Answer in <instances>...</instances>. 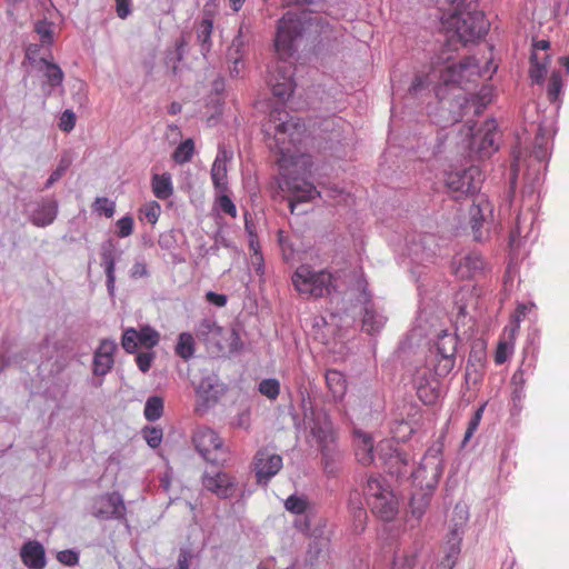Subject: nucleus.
Returning <instances> with one entry per match:
<instances>
[{"label":"nucleus","mask_w":569,"mask_h":569,"mask_svg":"<svg viewBox=\"0 0 569 569\" xmlns=\"http://www.w3.org/2000/svg\"><path fill=\"white\" fill-rule=\"evenodd\" d=\"M101 260H102L101 264L103 266L104 272L107 276L108 291L110 295H113L114 282H116V277H114L116 261H114L113 250L111 248L104 250L101 253Z\"/></svg>","instance_id":"nucleus-29"},{"label":"nucleus","mask_w":569,"mask_h":569,"mask_svg":"<svg viewBox=\"0 0 569 569\" xmlns=\"http://www.w3.org/2000/svg\"><path fill=\"white\" fill-rule=\"evenodd\" d=\"M562 77L559 71H553L549 78L548 87H547V96L550 102H556L559 100L560 94L562 92Z\"/></svg>","instance_id":"nucleus-35"},{"label":"nucleus","mask_w":569,"mask_h":569,"mask_svg":"<svg viewBox=\"0 0 569 569\" xmlns=\"http://www.w3.org/2000/svg\"><path fill=\"white\" fill-rule=\"evenodd\" d=\"M462 535L461 527H455L449 532L442 548L443 557L438 565V569H453L461 552Z\"/></svg>","instance_id":"nucleus-13"},{"label":"nucleus","mask_w":569,"mask_h":569,"mask_svg":"<svg viewBox=\"0 0 569 569\" xmlns=\"http://www.w3.org/2000/svg\"><path fill=\"white\" fill-rule=\"evenodd\" d=\"M140 346L137 330L136 329H127L122 336V348L127 352H133Z\"/></svg>","instance_id":"nucleus-45"},{"label":"nucleus","mask_w":569,"mask_h":569,"mask_svg":"<svg viewBox=\"0 0 569 569\" xmlns=\"http://www.w3.org/2000/svg\"><path fill=\"white\" fill-rule=\"evenodd\" d=\"M190 553L181 550L178 556V569H189Z\"/></svg>","instance_id":"nucleus-61"},{"label":"nucleus","mask_w":569,"mask_h":569,"mask_svg":"<svg viewBox=\"0 0 569 569\" xmlns=\"http://www.w3.org/2000/svg\"><path fill=\"white\" fill-rule=\"evenodd\" d=\"M42 43L50 44L53 41V24L47 20H40L34 24Z\"/></svg>","instance_id":"nucleus-39"},{"label":"nucleus","mask_w":569,"mask_h":569,"mask_svg":"<svg viewBox=\"0 0 569 569\" xmlns=\"http://www.w3.org/2000/svg\"><path fill=\"white\" fill-rule=\"evenodd\" d=\"M212 31L213 21L211 18H203L197 27V40L203 53L209 52L212 47Z\"/></svg>","instance_id":"nucleus-28"},{"label":"nucleus","mask_w":569,"mask_h":569,"mask_svg":"<svg viewBox=\"0 0 569 569\" xmlns=\"http://www.w3.org/2000/svg\"><path fill=\"white\" fill-rule=\"evenodd\" d=\"M164 408V401L159 396H152L148 398L146 406H144V417L148 421H156L158 420L162 413Z\"/></svg>","instance_id":"nucleus-33"},{"label":"nucleus","mask_w":569,"mask_h":569,"mask_svg":"<svg viewBox=\"0 0 569 569\" xmlns=\"http://www.w3.org/2000/svg\"><path fill=\"white\" fill-rule=\"evenodd\" d=\"M367 503L378 518L383 521H391L398 513V499L393 492H386L382 497L367 500Z\"/></svg>","instance_id":"nucleus-16"},{"label":"nucleus","mask_w":569,"mask_h":569,"mask_svg":"<svg viewBox=\"0 0 569 569\" xmlns=\"http://www.w3.org/2000/svg\"><path fill=\"white\" fill-rule=\"evenodd\" d=\"M418 395H419V398L425 403H428V405H431L435 401V399H436V395L435 393L428 395L426 388H419Z\"/></svg>","instance_id":"nucleus-63"},{"label":"nucleus","mask_w":569,"mask_h":569,"mask_svg":"<svg viewBox=\"0 0 569 569\" xmlns=\"http://www.w3.org/2000/svg\"><path fill=\"white\" fill-rule=\"evenodd\" d=\"M326 382L335 399L341 400L345 397L347 380L340 371L335 369L328 370L326 372Z\"/></svg>","instance_id":"nucleus-27"},{"label":"nucleus","mask_w":569,"mask_h":569,"mask_svg":"<svg viewBox=\"0 0 569 569\" xmlns=\"http://www.w3.org/2000/svg\"><path fill=\"white\" fill-rule=\"evenodd\" d=\"M385 323L383 317L376 312L371 307L365 308V315L362 319V329L372 335L379 331Z\"/></svg>","instance_id":"nucleus-30"},{"label":"nucleus","mask_w":569,"mask_h":569,"mask_svg":"<svg viewBox=\"0 0 569 569\" xmlns=\"http://www.w3.org/2000/svg\"><path fill=\"white\" fill-rule=\"evenodd\" d=\"M153 358H154V355L152 352H141V353H139L137 356V358H136V362H137L138 368L142 372H147L151 368Z\"/></svg>","instance_id":"nucleus-54"},{"label":"nucleus","mask_w":569,"mask_h":569,"mask_svg":"<svg viewBox=\"0 0 569 569\" xmlns=\"http://www.w3.org/2000/svg\"><path fill=\"white\" fill-rule=\"evenodd\" d=\"M58 204L54 200H43L31 213V221L37 227H46L57 217Z\"/></svg>","instance_id":"nucleus-22"},{"label":"nucleus","mask_w":569,"mask_h":569,"mask_svg":"<svg viewBox=\"0 0 569 569\" xmlns=\"http://www.w3.org/2000/svg\"><path fill=\"white\" fill-rule=\"evenodd\" d=\"M262 131L269 140V147L279 153L277 163L284 177L290 168L307 167L309 157L300 151L299 144L306 132V126L291 117L284 109L274 108L262 124Z\"/></svg>","instance_id":"nucleus-2"},{"label":"nucleus","mask_w":569,"mask_h":569,"mask_svg":"<svg viewBox=\"0 0 569 569\" xmlns=\"http://www.w3.org/2000/svg\"><path fill=\"white\" fill-rule=\"evenodd\" d=\"M108 502L112 507V516L116 518H121L126 510L121 497L118 493H111L108 496Z\"/></svg>","instance_id":"nucleus-50"},{"label":"nucleus","mask_w":569,"mask_h":569,"mask_svg":"<svg viewBox=\"0 0 569 569\" xmlns=\"http://www.w3.org/2000/svg\"><path fill=\"white\" fill-rule=\"evenodd\" d=\"M161 213V206L157 201H149L140 209V219H144L151 224H156Z\"/></svg>","instance_id":"nucleus-38"},{"label":"nucleus","mask_w":569,"mask_h":569,"mask_svg":"<svg viewBox=\"0 0 569 569\" xmlns=\"http://www.w3.org/2000/svg\"><path fill=\"white\" fill-rule=\"evenodd\" d=\"M116 12L120 19H127L131 13V0H116Z\"/></svg>","instance_id":"nucleus-56"},{"label":"nucleus","mask_w":569,"mask_h":569,"mask_svg":"<svg viewBox=\"0 0 569 569\" xmlns=\"http://www.w3.org/2000/svg\"><path fill=\"white\" fill-rule=\"evenodd\" d=\"M483 410H485V406H481L480 408H478L475 411L471 419L469 420L468 428L465 433L463 442H468L471 439V437L473 436L475 431L478 429L480 421L482 419Z\"/></svg>","instance_id":"nucleus-46"},{"label":"nucleus","mask_w":569,"mask_h":569,"mask_svg":"<svg viewBox=\"0 0 569 569\" xmlns=\"http://www.w3.org/2000/svg\"><path fill=\"white\" fill-rule=\"evenodd\" d=\"M300 34V23L296 14H284L277 29L274 49L278 60L268 68L267 82L274 97L284 101L290 98L295 90L293 67L287 61L295 52L293 42Z\"/></svg>","instance_id":"nucleus-3"},{"label":"nucleus","mask_w":569,"mask_h":569,"mask_svg":"<svg viewBox=\"0 0 569 569\" xmlns=\"http://www.w3.org/2000/svg\"><path fill=\"white\" fill-rule=\"evenodd\" d=\"M461 3L462 0H457L452 10L443 13L441 23L447 34V48L431 60L428 73L415 77L410 91L417 92L429 84H457L466 89L468 83L479 79L480 66L473 57L457 61L450 51L480 40L488 32L489 22L481 11L460 10Z\"/></svg>","instance_id":"nucleus-1"},{"label":"nucleus","mask_w":569,"mask_h":569,"mask_svg":"<svg viewBox=\"0 0 569 569\" xmlns=\"http://www.w3.org/2000/svg\"><path fill=\"white\" fill-rule=\"evenodd\" d=\"M137 335L140 346L146 348H153L160 340L158 331L149 326L142 327L139 331L137 330Z\"/></svg>","instance_id":"nucleus-36"},{"label":"nucleus","mask_w":569,"mask_h":569,"mask_svg":"<svg viewBox=\"0 0 569 569\" xmlns=\"http://www.w3.org/2000/svg\"><path fill=\"white\" fill-rule=\"evenodd\" d=\"M76 126V114L71 110H66L60 117L59 128L64 132H70Z\"/></svg>","instance_id":"nucleus-52"},{"label":"nucleus","mask_w":569,"mask_h":569,"mask_svg":"<svg viewBox=\"0 0 569 569\" xmlns=\"http://www.w3.org/2000/svg\"><path fill=\"white\" fill-rule=\"evenodd\" d=\"M549 56H545L542 58V61L538 60V57L536 53H532L530 57V69H529V76L530 79L536 83H542L545 76L547 73V66L549 63Z\"/></svg>","instance_id":"nucleus-31"},{"label":"nucleus","mask_w":569,"mask_h":569,"mask_svg":"<svg viewBox=\"0 0 569 569\" xmlns=\"http://www.w3.org/2000/svg\"><path fill=\"white\" fill-rule=\"evenodd\" d=\"M134 221L131 216H124L117 221V234L120 238H127L132 234Z\"/></svg>","instance_id":"nucleus-47"},{"label":"nucleus","mask_w":569,"mask_h":569,"mask_svg":"<svg viewBox=\"0 0 569 569\" xmlns=\"http://www.w3.org/2000/svg\"><path fill=\"white\" fill-rule=\"evenodd\" d=\"M151 189L156 198L166 200L173 194L171 176L168 172L153 174L151 178Z\"/></svg>","instance_id":"nucleus-24"},{"label":"nucleus","mask_w":569,"mask_h":569,"mask_svg":"<svg viewBox=\"0 0 569 569\" xmlns=\"http://www.w3.org/2000/svg\"><path fill=\"white\" fill-rule=\"evenodd\" d=\"M20 558L22 563L29 569H44L47 565L46 550L37 540H29L22 545Z\"/></svg>","instance_id":"nucleus-19"},{"label":"nucleus","mask_w":569,"mask_h":569,"mask_svg":"<svg viewBox=\"0 0 569 569\" xmlns=\"http://www.w3.org/2000/svg\"><path fill=\"white\" fill-rule=\"evenodd\" d=\"M481 183L482 174L478 167L450 172L446 178V186L456 198L478 192L481 188Z\"/></svg>","instance_id":"nucleus-8"},{"label":"nucleus","mask_w":569,"mask_h":569,"mask_svg":"<svg viewBox=\"0 0 569 569\" xmlns=\"http://www.w3.org/2000/svg\"><path fill=\"white\" fill-rule=\"evenodd\" d=\"M117 345L112 340L104 339L100 342L93 356V375L106 376L113 367V355Z\"/></svg>","instance_id":"nucleus-14"},{"label":"nucleus","mask_w":569,"mask_h":569,"mask_svg":"<svg viewBox=\"0 0 569 569\" xmlns=\"http://www.w3.org/2000/svg\"><path fill=\"white\" fill-rule=\"evenodd\" d=\"M483 268V259L480 254L472 252L463 257L456 270L461 278L473 277Z\"/></svg>","instance_id":"nucleus-25"},{"label":"nucleus","mask_w":569,"mask_h":569,"mask_svg":"<svg viewBox=\"0 0 569 569\" xmlns=\"http://www.w3.org/2000/svg\"><path fill=\"white\" fill-rule=\"evenodd\" d=\"M416 557L409 553H397L393 558L391 569H413Z\"/></svg>","instance_id":"nucleus-44"},{"label":"nucleus","mask_w":569,"mask_h":569,"mask_svg":"<svg viewBox=\"0 0 569 569\" xmlns=\"http://www.w3.org/2000/svg\"><path fill=\"white\" fill-rule=\"evenodd\" d=\"M284 184L287 189L291 192V198L289 200L291 212L295 211V208L298 203L309 202L320 196V192L316 189V187L312 183L305 180H286Z\"/></svg>","instance_id":"nucleus-15"},{"label":"nucleus","mask_w":569,"mask_h":569,"mask_svg":"<svg viewBox=\"0 0 569 569\" xmlns=\"http://www.w3.org/2000/svg\"><path fill=\"white\" fill-rule=\"evenodd\" d=\"M386 492H393L389 483L381 476L370 475L363 488L366 500L382 497Z\"/></svg>","instance_id":"nucleus-26"},{"label":"nucleus","mask_w":569,"mask_h":569,"mask_svg":"<svg viewBox=\"0 0 569 569\" xmlns=\"http://www.w3.org/2000/svg\"><path fill=\"white\" fill-rule=\"evenodd\" d=\"M69 161L68 160H64L62 159L59 163V166L57 167V169L50 174L47 183H46V187L49 188L51 187L54 182H57L63 174L64 172L67 171L68 167H69Z\"/></svg>","instance_id":"nucleus-53"},{"label":"nucleus","mask_w":569,"mask_h":569,"mask_svg":"<svg viewBox=\"0 0 569 569\" xmlns=\"http://www.w3.org/2000/svg\"><path fill=\"white\" fill-rule=\"evenodd\" d=\"M511 382L515 386V395L519 398L520 393H521V391L523 389V386L526 383L525 373H523L522 369H518L513 373V376L511 378Z\"/></svg>","instance_id":"nucleus-57"},{"label":"nucleus","mask_w":569,"mask_h":569,"mask_svg":"<svg viewBox=\"0 0 569 569\" xmlns=\"http://www.w3.org/2000/svg\"><path fill=\"white\" fill-rule=\"evenodd\" d=\"M470 223L475 239H482V229H488L493 218V204L485 198H479L470 208Z\"/></svg>","instance_id":"nucleus-12"},{"label":"nucleus","mask_w":569,"mask_h":569,"mask_svg":"<svg viewBox=\"0 0 569 569\" xmlns=\"http://www.w3.org/2000/svg\"><path fill=\"white\" fill-rule=\"evenodd\" d=\"M531 308L532 306H528L525 303L518 305L515 312L511 315L510 325L507 326L506 328L517 327L518 332L520 328V322L525 319L526 315L528 313V311L531 310Z\"/></svg>","instance_id":"nucleus-49"},{"label":"nucleus","mask_w":569,"mask_h":569,"mask_svg":"<svg viewBox=\"0 0 569 569\" xmlns=\"http://www.w3.org/2000/svg\"><path fill=\"white\" fill-rule=\"evenodd\" d=\"M253 471L259 485H267L282 468V457L269 448L259 449L252 461Z\"/></svg>","instance_id":"nucleus-11"},{"label":"nucleus","mask_w":569,"mask_h":569,"mask_svg":"<svg viewBox=\"0 0 569 569\" xmlns=\"http://www.w3.org/2000/svg\"><path fill=\"white\" fill-rule=\"evenodd\" d=\"M230 157L223 147H219L218 154L212 163L210 176L217 192L228 191V169L227 162Z\"/></svg>","instance_id":"nucleus-18"},{"label":"nucleus","mask_w":569,"mask_h":569,"mask_svg":"<svg viewBox=\"0 0 569 569\" xmlns=\"http://www.w3.org/2000/svg\"><path fill=\"white\" fill-rule=\"evenodd\" d=\"M249 247L250 251H252L253 258L256 259L257 263L261 264L263 262V257L260 251L259 242L254 236H251Z\"/></svg>","instance_id":"nucleus-58"},{"label":"nucleus","mask_w":569,"mask_h":569,"mask_svg":"<svg viewBox=\"0 0 569 569\" xmlns=\"http://www.w3.org/2000/svg\"><path fill=\"white\" fill-rule=\"evenodd\" d=\"M147 274V267L142 262H136L131 269V276L133 278L143 277Z\"/></svg>","instance_id":"nucleus-62"},{"label":"nucleus","mask_w":569,"mask_h":569,"mask_svg":"<svg viewBox=\"0 0 569 569\" xmlns=\"http://www.w3.org/2000/svg\"><path fill=\"white\" fill-rule=\"evenodd\" d=\"M194 153V142L192 139H186L173 151L172 159L179 164L189 162Z\"/></svg>","instance_id":"nucleus-34"},{"label":"nucleus","mask_w":569,"mask_h":569,"mask_svg":"<svg viewBox=\"0 0 569 569\" xmlns=\"http://www.w3.org/2000/svg\"><path fill=\"white\" fill-rule=\"evenodd\" d=\"M41 61L46 66L44 76L48 80V83L52 87L60 86L64 78V74H63L61 68L58 64L49 62L44 59H42Z\"/></svg>","instance_id":"nucleus-37"},{"label":"nucleus","mask_w":569,"mask_h":569,"mask_svg":"<svg viewBox=\"0 0 569 569\" xmlns=\"http://www.w3.org/2000/svg\"><path fill=\"white\" fill-rule=\"evenodd\" d=\"M416 501H417V499H416V497L413 496V497L411 498V503H410V506H411V510H412V513H413V515H416L417 517H420V516L423 513V509H425V507L427 506L428 500H425L421 507H416Z\"/></svg>","instance_id":"nucleus-64"},{"label":"nucleus","mask_w":569,"mask_h":569,"mask_svg":"<svg viewBox=\"0 0 569 569\" xmlns=\"http://www.w3.org/2000/svg\"><path fill=\"white\" fill-rule=\"evenodd\" d=\"M197 335L206 343L214 346L219 352L232 353L239 351L242 347L240 336L236 329L219 327L209 319L199 323Z\"/></svg>","instance_id":"nucleus-5"},{"label":"nucleus","mask_w":569,"mask_h":569,"mask_svg":"<svg viewBox=\"0 0 569 569\" xmlns=\"http://www.w3.org/2000/svg\"><path fill=\"white\" fill-rule=\"evenodd\" d=\"M497 137V124L495 120H488L485 122L483 128L480 129L473 136V143H477L479 140V150L483 156H489L492 152L498 150V146L496 144Z\"/></svg>","instance_id":"nucleus-20"},{"label":"nucleus","mask_w":569,"mask_h":569,"mask_svg":"<svg viewBox=\"0 0 569 569\" xmlns=\"http://www.w3.org/2000/svg\"><path fill=\"white\" fill-rule=\"evenodd\" d=\"M457 339L452 335L442 333L438 337L435 351L433 371L438 377L448 376L456 362Z\"/></svg>","instance_id":"nucleus-9"},{"label":"nucleus","mask_w":569,"mask_h":569,"mask_svg":"<svg viewBox=\"0 0 569 569\" xmlns=\"http://www.w3.org/2000/svg\"><path fill=\"white\" fill-rule=\"evenodd\" d=\"M259 391L269 399H276L280 392V383L277 379H263L259 383Z\"/></svg>","instance_id":"nucleus-41"},{"label":"nucleus","mask_w":569,"mask_h":569,"mask_svg":"<svg viewBox=\"0 0 569 569\" xmlns=\"http://www.w3.org/2000/svg\"><path fill=\"white\" fill-rule=\"evenodd\" d=\"M277 236L283 259L287 262L291 261L295 258L293 243L290 241L289 237L284 233L283 230H278Z\"/></svg>","instance_id":"nucleus-40"},{"label":"nucleus","mask_w":569,"mask_h":569,"mask_svg":"<svg viewBox=\"0 0 569 569\" xmlns=\"http://www.w3.org/2000/svg\"><path fill=\"white\" fill-rule=\"evenodd\" d=\"M93 208L98 213L104 214L107 218H111L114 214L116 204L108 198L99 197L96 199Z\"/></svg>","instance_id":"nucleus-42"},{"label":"nucleus","mask_w":569,"mask_h":569,"mask_svg":"<svg viewBox=\"0 0 569 569\" xmlns=\"http://www.w3.org/2000/svg\"><path fill=\"white\" fill-rule=\"evenodd\" d=\"M333 277L326 269L315 270L310 264H300L291 276L296 291L305 299H319L331 292Z\"/></svg>","instance_id":"nucleus-4"},{"label":"nucleus","mask_w":569,"mask_h":569,"mask_svg":"<svg viewBox=\"0 0 569 569\" xmlns=\"http://www.w3.org/2000/svg\"><path fill=\"white\" fill-rule=\"evenodd\" d=\"M516 337L517 327L503 329L495 352L496 365L505 363L509 356L513 352Z\"/></svg>","instance_id":"nucleus-21"},{"label":"nucleus","mask_w":569,"mask_h":569,"mask_svg":"<svg viewBox=\"0 0 569 569\" xmlns=\"http://www.w3.org/2000/svg\"><path fill=\"white\" fill-rule=\"evenodd\" d=\"M442 475V459L440 448H430L423 457L419 468L412 472L415 482L421 489L432 490Z\"/></svg>","instance_id":"nucleus-7"},{"label":"nucleus","mask_w":569,"mask_h":569,"mask_svg":"<svg viewBox=\"0 0 569 569\" xmlns=\"http://www.w3.org/2000/svg\"><path fill=\"white\" fill-rule=\"evenodd\" d=\"M217 202L219 204V208L227 214L234 218L237 216V209L232 200L229 196L226 194V192L220 193V196L217 199Z\"/></svg>","instance_id":"nucleus-51"},{"label":"nucleus","mask_w":569,"mask_h":569,"mask_svg":"<svg viewBox=\"0 0 569 569\" xmlns=\"http://www.w3.org/2000/svg\"><path fill=\"white\" fill-rule=\"evenodd\" d=\"M143 438L151 448H158L162 441V430L156 427H146Z\"/></svg>","instance_id":"nucleus-48"},{"label":"nucleus","mask_w":569,"mask_h":569,"mask_svg":"<svg viewBox=\"0 0 569 569\" xmlns=\"http://www.w3.org/2000/svg\"><path fill=\"white\" fill-rule=\"evenodd\" d=\"M473 361H476L480 368H483V366H485L483 350L473 351L470 353L469 359H468V365H473Z\"/></svg>","instance_id":"nucleus-60"},{"label":"nucleus","mask_w":569,"mask_h":569,"mask_svg":"<svg viewBox=\"0 0 569 569\" xmlns=\"http://www.w3.org/2000/svg\"><path fill=\"white\" fill-rule=\"evenodd\" d=\"M176 355L183 360H189L194 353V339L191 333L182 332L174 348Z\"/></svg>","instance_id":"nucleus-32"},{"label":"nucleus","mask_w":569,"mask_h":569,"mask_svg":"<svg viewBox=\"0 0 569 569\" xmlns=\"http://www.w3.org/2000/svg\"><path fill=\"white\" fill-rule=\"evenodd\" d=\"M196 450L209 462L224 461L228 450L219 435L209 427H198L192 436Z\"/></svg>","instance_id":"nucleus-6"},{"label":"nucleus","mask_w":569,"mask_h":569,"mask_svg":"<svg viewBox=\"0 0 569 569\" xmlns=\"http://www.w3.org/2000/svg\"><path fill=\"white\" fill-rule=\"evenodd\" d=\"M284 507L288 511L292 513L301 515L307 509V500L301 497L292 495L288 497L287 500L284 501Z\"/></svg>","instance_id":"nucleus-43"},{"label":"nucleus","mask_w":569,"mask_h":569,"mask_svg":"<svg viewBox=\"0 0 569 569\" xmlns=\"http://www.w3.org/2000/svg\"><path fill=\"white\" fill-rule=\"evenodd\" d=\"M312 436L317 439L322 456L327 459L335 452L336 435L332 423L325 419L323 421L315 422L311 428Z\"/></svg>","instance_id":"nucleus-17"},{"label":"nucleus","mask_w":569,"mask_h":569,"mask_svg":"<svg viewBox=\"0 0 569 569\" xmlns=\"http://www.w3.org/2000/svg\"><path fill=\"white\" fill-rule=\"evenodd\" d=\"M57 558L61 563L67 566H74L79 561L78 555L72 550L60 551Z\"/></svg>","instance_id":"nucleus-55"},{"label":"nucleus","mask_w":569,"mask_h":569,"mask_svg":"<svg viewBox=\"0 0 569 569\" xmlns=\"http://www.w3.org/2000/svg\"><path fill=\"white\" fill-rule=\"evenodd\" d=\"M206 299L218 307H224L227 305V297L224 295H219L212 291L207 292Z\"/></svg>","instance_id":"nucleus-59"},{"label":"nucleus","mask_w":569,"mask_h":569,"mask_svg":"<svg viewBox=\"0 0 569 569\" xmlns=\"http://www.w3.org/2000/svg\"><path fill=\"white\" fill-rule=\"evenodd\" d=\"M356 457L363 465L369 466L373 461V442L367 433H357L356 436Z\"/></svg>","instance_id":"nucleus-23"},{"label":"nucleus","mask_w":569,"mask_h":569,"mask_svg":"<svg viewBox=\"0 0 569 569\" xmlns=\"http://www.w3.org/2000/svg\"><path fill=\"white\" fill-rule=\"evenodd\" d=\"M202 486L221 499H229L238 491L237 478L224 470L207 471L202 476Z\"/></svg>","instance_id":"nucleus-10"}]
</instances>
